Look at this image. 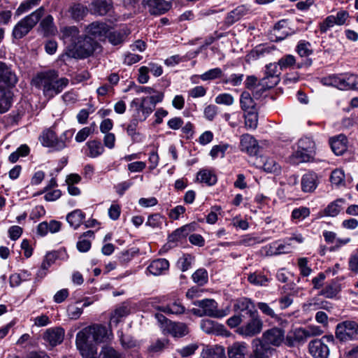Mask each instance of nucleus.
<instances>
[{
    "label": "nucleus",
    "mask_w": 358,
    "mask_h": 358,
    "mask_svg": "<svg viewBox=\"0 0 358 358\" xmlns=\"http://www.w3.org/2000/svg\"><path fill=\"white\" fill-rule=\"evenodd\" d=\"M112 337L111 329L101 324H93L77 334L76 343L83 358H97V348L93 343L106 342Z\"/></svg>",
    "instance_id": "f257e3e1"
},
{
    "label": "nucleus",
    "mask_w": 358,
    "mask_h": 358,
    "mask_svg": "<svg viewBox=\"0 0 358 358\" xmlns=\"http://www.w3.org/2000/svg\"><path fill=\"white\" fill-rule=\"evenodd\" d=\"M34 85L43 90L45 96L50 99L59 94L68 85L69 79L66 78H59L55 71L38 74L34 79Z\"/></svg>",
    "instance_id": "f03ea898"
},
{
    "label": "nucleus",
    "mask_w": 358,
    "mask_h": 358,
    "mask_svg": "<svg viewBox=\"0 0 358 358\" xmlns=\"http://www.w3.org/2000/svg\"><path fill=\"white\" fill-rule=\"evenodd\" d=\"M194 305L198 308H193L192 312L194 315L198 317L208 316L215 318L223 317L230 313L229 307H226L224 309H218L217 303L210 299L199 300L194 302Z\"/></svg>",
    "instance_id": "7ed1b4c3"
},
{
    "label": "nucleus",
    "mask_w": 358,
    "mask_h": 358,
    "mask_svg": "<svg viewBox=\"0 0 358 358\" xmlns=\"http://www.w3.org/2000/svg\"><path fill=\"white\" fill-rule=\"evenodd\" d=\"M44 13L43 7H40L29 15L20 20L13 27L12 35L16 39L25 36L35 27Z\"/></svg>",
    "instance_id": "20e7f679"
},
{
    "label": "nucleus",
    "mask_w": 358,
    "mask_h": 358,
    "mask_svg": "<svg viewBox=\"0 0 358 358\" xmlns=\"http://www.w3.org/2000/svg\"><path fill=\"white\" fill-rule=\"evenodd\" d=\"M250 320L237 329L238 334L245 337H252L259 334L263 328V322L257 310H250Z\"/></svg>",
    "instance_id": "39448f33"
},
{
    "label": "nucleus",
    "mask_w": 358,
    "mask_h": 358,
    "mask_svg": "<svg viewBox=\"0 0 358 358\" xmlns=\"http://www.w3.org/2000/svg\"><path fill=\"white\" fill-rule=\"evenodd\" d=\"M164 99V93L157 92L156 94L150 96L142 97L140 99L139 110L136 115L140 119L141 122L146 120V118L155 110L156 104L162 101Z\"/></svg>",
    "instance_id": "423d86ee"
},
{
    "label": "nucleus",
    "mask_w": 358,
    "mask_h": 358,
    "mask_svg": "<svg viewBox=\"0 0 358 358\" xmlns=\"http://www.w3.org/2000/svg\"><path fill=\"white\" fill-rule=\"evenodd\" d=\"M99 48V43L92 38L91 36H86L80 38L73 50V57L80 59L86 58Z\"/></svg>",
    "instance_id": "0eeeda50"
},
{
    "label": "nucleus",
    "mask_w": 358,
    "mask_h": 358,
    "mask_svg": "<svg viewBox=\"0 0 358 358\" xmlns=\"http://www.w3.org/2000/svg\"><path fill=\"white\" fill-rule=\"evenodd\" d=\"M263 345L279 347L285 341V331L280 328L274 327L265 331L261 338H258Z\"/></svg>",
    "instance_id": "6e6552de"
},
{
    "label": "nucleus",
    "mask_w": 358,
    "mask_h": 358,
    "mask_svg": "<svg viewBox=\"0 0 358 358\" xmlns=\"http://www.w3.org/2000/svg\"><path fill=\"white\" fill-rule=\"evenodd\" d=\"M358 334V324L355 322L345 321L337 324V339L341 341L352 340Z\"/></svg>",
    "instance_id": "1a4fd4ad"
},
{
    "label": "nucleus",
    "mask_w": 358,
    "mask_h": 358,
    "mask_svg": "<svg viewBox=\"0 0 358 358\" xmlns=\"http://www.w3.org/2000/svg\"><path fill=\"white\" fill-rule=\"evenodd\" d=\"M278 65V63H270L266 66L265 76L260 80L263 88H272L279 82Z\"/></svg>",
    "instance_id": "9d476101"
},
{
    "label": "nucleus",
    "mask_w": 358,
    "mask_h": 358,
    "mask_svg": "<svg viewBox=\"0 0 358 358\" xmlns=\"http://www.w3.org/2000/svg\"><path fill=\"white\" fill-rule=\"evenodd\" d=\"M40 139L43 146L52 148L55 150H62L66 146L65 142L62 139H58L55 132L50 129L43 131Z\"/></svg>",
    "instance_id": "9b49d317"
},
{
    "label": "nucleus",
    "mask_w": 358,
    "mask_h": 358,
    "mask_svg": "<svg viewBox=\"0 0 358 358\" xmlns=\"http://www.w3.org/2000/svg\"><path fill=\"white\" fill-rule=\"evenodd\" d=\"M337 88L341 90L358 91V75L350 73L337 75Z\"/></svg>",
    "instance_id": "f8f14e48"
},
{
    "label": "nucleus",
    "mask_w": 358,
    "mask_h": 358,
    "mask_svg": "<svg viewBox=\"0 0 358 358\" xmlns=\"http://www.w3.org/2000/svg\"><path fill=\"white\" fill-rule=\"evenodd\" d=\"M17 82L15 73L5 63L0 62V89L13 87Z\"/></svg>",
    "instance_id": "ddd939ff"
},
{
    "label": "nucleus",
    "mask_w": 358,
    "mask_h": 358,
    "mask_svg": "<svg viewBox=\"0 0 358 358\" xmlns=\"http://www.w3.org/2000/svg\"><path fill=\"white\" fill-rule=\"evenodd\" d=\"M275 351L272 347L263 345L259 339H254L252 341V352L248 358H271Z\"/></svg>",
    "instance_id": "4468645a"
},
{
    "label": "nucleus",
    "mask_w": 358,
    "mask_h": 358,
    "mask_svg": "<svg viewBox=\"0 0 358 358\" xmlns=\"http://www.w3.org/2000/svg\"><path fill=\"white\" fill-rule=\"evenodd\" d=\"M142 3L150 14L156 15L165 13L171 7V3L165 0H143Z\"/></svg>",
    "instance_id": "2eb2a0df"
},
{
    "label": "nucleus",
    "mask_w": 358,
    "mask_h": 358,
    "mask_svg": "<svg viewBox=\"0 0 358 358\" xmlns=\"http://www.w3.org/2000/svg\"><path fill=\"white\" fill-rule=\"evenodd\" d=\"M64 330L62 327H56L46 329L43 334L44 341L50 345L54 347L60 344L64 338Z\"/></svg>",
    "instance_id": "dca6fc26"
},
{
    "label": "nucleus",
    "mask_w": 358,
    "mask_h": 358,
    "mask_svg": "<svg viewBox=\"0 0 358 358\" xmlns=\"http://www.w3.org/2000/svg\"><path fill=\"white\" fill-rule=\"evenodd\" d=\"M310 354L315 358H328L329 349L322 340L315 339L308 344Z\"/></svg>",
    "instance_id": "f3484780"
},
{
    "label": "nucleus",
    "mask_w": 358,
    "mask_h": 358,
    "mask_svg": "<svg viewBox=\"0 0 358 358\" xmlns=\"http://www.w3.org/2000/svg\"><path fill=\"white\" fill-rule=\"evenodd\" d=\"M241 150L250 155H256L259 151V145L256 139L250 134H246L241 136Z\"/></svg>",
    "instance_id": "a211bd4d"
},
{
    "label": "nucleus",
    "mask_w": 358,
    "mask_h": 358,
    "mask_svg": "<svg viewBox=\"0 0 358 358\" xmlns=\"http://www.w3.org/2000/svg\"><path fill=\"white\" fill-rule=\"evenodd\" d=\"M108 31V26L106 23L99 22H94L87 27V33L94 38L105 37Z\"/></svg>",
    "instance_id": "6ab92c4d"
},
{
    "label": "nucleus",
    "mask_w": 358,
    "mask_h": 358,
    "mask_svg": "<svg viewBox=\"0 0 358 358\" xmlns=\"http://www.w3.org/2000/svg\"><path fill=\"white\" fill-rule=\"evenodd\" d=\"M164 332L174 337H182L189 333L187 326L182 322H167V327Z\"/></svg>",
    "instance_id": "aec40b11"
},
{
    "label": "nucleus",
    "mask_w": 358,
    "mask_h": 358,
    "mask_svg": "<svg viewBox=\"0 0 358 358\" xmlns=\"http://www.w3.org/2000/svg\"><path fill=\"white\" fill-rule=\"evenodd\" d=\"M62 37L64 42L66 43H69L73 48L77 43L78 41L80 38L79 36V30L75 26L64 27L62 30Z\"/></svg>",
    "instance_id": "412c9836"
},
{
    "label": "nucleus",
    "mask_w": 358,
    "mask_h": 358,
    "mask_svg": "<svg viewBox=\"0 0 358 358\" xmlns=\"http://www.w3.org/2000/svg\"><path fill=\"white\" fill-rule=\"evenodd\" d=\"M129 34L127 28H122L115 31L109 30L106 36L112 45H117L122 43Z\"/></svg>",
    "instance_id": "4be33fe9"
},
{
    "label": "nucleus",
    "mask_w": 358,
    "mask_h": 358,
    "mask_svg": "<svg viewBox=\"0 0 358 358\" xmlns=\"http://www.w3.org/2000/svg\"><path fill=\"white\" fill-rule=\"evenodd\" d=\"M317 186V176L313 172L304 174L301 178V189L304 192H312Z\"/></svg>",
    "instance_id": "5701e85b"
},
{
    "label": "nucleus",
    "mask_w": 358,
    "mask_h": 358,
    "mask_svg": "<svg viewBox=\"0 0 358 358\" xmlns=\"http://www.w3.org/2000/svg\"><path fill=\"white\" fill-rule=\"evenodd\" d=\"M13 94L10 88L0 89V113H6L10 108L13 102Z\"/></svg>",
    "instance_id": "b1692460"
},
{
    "label": "nucleus",
    "mask_w": 358,
    "mask_h": 358,
    "mask_svg": "<svg viewBox=\"0 0 358 358\" xmlns=\"http://www.w3.org/2000/svg\"><path fill=\"white\" fill-rule=\"evenodd\" d=\"M247 344L244 342H236L228 347L229 358H245Z\"/></svg>",
    "instance_id": "393cba45"
},
{
    "label": "nucleus",
    "mask_w": 358,
    "mask_h": 358,
    "mask_svg": "<svg viewBox=\"0 0 358 358\" xmlns=\"http://www.w3.org/2000/svg\"><path fill=\"white\" fill-rule=\"evenodd\" d=\"M169 267V262L165 259H157L152 261L148 267V271L153 275H162Z\"/></svg>",
    "instance_id": "a878e982"
},
{
    "label": "nucleus",
    "mask_w": 358,
    "mask_h": 358,
    "mask_svg": "<svg viewBox=\"0 0 358 358\" xmlns=\"http://www.w3.org/2000/svg\"><path fill=\"white\" fill-rule=\"evenodd\" d=\"M112 0H93L92 2V10L99 15H106L112 8Z\"/></svg>",
    "instance_id": "bb28decb"
},
{
    "label": "nucleus",
    "mask_w": 358,
    "mask_h": 358,
    "mask_svg": "<svg viewBox=\"0 0 358 358\" xmlns=\"http://www.w3.org/2000/svg\"><path fill=\"white\" fill-rule=\"evenodd\" d=\"M200 358H226L224 348L220 345L203 349Z\"/></svg>",
    "instance_id": "cd10ccee"
},
{
    "label": "nucleus",
    "mask_w": 358,
    "mask_h": 358,
    "mask_svg": "<svg viewBox=\"0 0 358 358\" xmlns=\"http://www.w3.org/2000/svg\"><path fill=\"white\" fill-rule=\"evenodd\" d=\"M85 218V214L80 209H76L66 215V221L73 229H78Z\"/></svg>",
    "instance_id": "c85d7f7f"
},
{
    "label": "nucleus",
    "mask_w": 358,
    "mask_h": 358,
    "mask_svg": "<svg viewBox=\"0 0 358 358\" xmlns=\"http://www.w3.org/2000/svg\"><path fill=\"white\" fill-rule=\"evenodd\" d=\"M248 13L247 8L243 6H239L236 7L235 9L229 12L226 18H225V24L228 26H230L239 20L243 16H244Z\"/></svg>",
    "instance_id": "c756f323"
},
{
    "label": "nucleus",
    "mask_w": 358,
    "mask_h": 358,
    "mask_svg": "<svg viewBox=\"0 0 358 358\" xmlns=\"http://www.w3.org/2000/svg\"><path fill=\"white\" fill-rule=\"evenodd\" d=\"M234 309L236 312H244L247 310V313L249 315H250V310H256L251 299L245 297L236 299L234 304Z\"/></svg>",
    "instance_id": "7c9ffc66"
},
{
    "label": "nucleus",
    "mask_w": 358,
    "mask_h": 358,
    "mask_svg": "<svg viewBox=\"0 0 358 358\" xmlns=\"http://www.w3.org/2000/svg\"><path fill=\"white\" fill-rule=\"evenodd\" d=\"M248 280L250 284L255 286H267L271 281V278L260 271H255L248 274Z\"/></svg>",
    "instance_id": "2f4dec72"
},
{
    "label": "nucleus",
    "mask_w": 358,
    "mask_h": 358,
    "mask_svg": "<svg viewBox=\"0 0 358 358\" xmlns=\"http://www.w3.org/2000/svg\"><path fill=\"white\" fill-rule=\"evenodd\" d=\"M291 249L290 243H273L268 246V250L266 251V253L268 255H278L289 253Z\"/></svg>",
    "instance_id": "473e14b6"
},
{
    "label": "nucleus",
    "mask_w": 358,
    "mask_h": 358,
    "mask_svg": "<svg viewBox=\"0 0 358 358\" xmlns=\"http://www.w3.org/2000/svg\"><path fill=\"white\" fill-rule=\"evenodd\" d=\"M89 152L87 155L92 158L100 156L104 152V148L101 143L97 140L90 141L87 143Z\"/></svg>",
    "instance_id": "72a5a7b5"
},
{
    "label": "nucleus",
    "mask_w": 358,
    "mask_h": 358,
    "mask_svg": "<svg viewBox=\"0 0 358 358\" xmlns=\"http://www.w3.org/2000/svg\"><path fill=\"white\" fill-rule=\"evenodd\" d=\"M240 105L243 110L248 111L256 110V103L248 92L244 91L240 97Z\"/></svg>",
    "instance_id": "f704fd0d"
},
{
    "label": "nucleus",
    "mask_w": 358,
    "mask_h": 358,
    "mask_svg": "<svg viewBox=\"0 0 358 358\" xmlns=\"http://www.w3.org/2000/svg\"><path fill=\"white\" fill-rule=\"evenodd\" d=\"M40 27L46 36L54 35L57 31V28L54 24L53 17L50 15H47L41 21Z\"/></svg>",
    "instance_id": "c9c22d12"
},
{
    "label": "nucleus",
    "mask_w": 358,
    "mask_h": 358,
    "mask_svg": "<svg viewBox=\"0 0 358 358\" xmlns=\"http://www.w3.org/2000/svg\"><path fill=\"white\" fill-rule=\"evenodd\" d=\"M245 126L248 129L255 130L258 125V113L257 110L245 112Z\"/></svg>",
    "instance_id": "e433bc0d"
},
{
    "label": "nucleus",
    "mask_w": 358,
    "mask_h": 358,
    "mask_svg": "<svg viewBox=\"0 0 358 358\" xmlns=\"http://www.w3.org/2000/svg\"><path fill=\"white\" fill-rule=\"evenodd\" d=\"M264 170L268 173L279 174L281 171L280 165L273 159L271 157L263 158Z\"/></svg>",
    "instance_id": "4c0bfd02"
},
{
    "label": "nucleus",
    "mask_w": 358,
    "mask_h": 358,
    "mask_svg": "<svg viewBox=\"0 0 358 358\" xmlns=\"http://www.w3.org/2000/svg\"><path fill=\"white\" fill-rule=\"evenodd\" d=\"M191 226L186 224L177 229H176L169 236V241L170 242H176L182 238H185L190 232Z\"/></svg>",
    "instance_id": "58836bf2"
},
{
    "label": "nucleus",
    "mask_w": 358,
    "mask_h": 358,
    "mask_svg": "<svg viewBox=\"0 0 358 358\" xmlns=\"http://www.w3.org/2000/svg\"><path fill=\"white\" fill-rule=\"evenodd\" d=\"M159 309L167 314H182L185 312V307L182 306L180 301H175L174 302L168 304L165 306H162Z\"/></svg>",
    "instance_id": "ea45409f"
},
{
    "label": "nucleus",
    "mask_w": 358,
    "mask_h": 358,
    "mask_svg": "<svg viewBox=\"0 0 358 358\" xmlns=\"http://www.w3.org/2000/svg\"><path fill=\"white\" fill-rule=\"evenodd\" d=\"M273 34L275 36L276 40L281 41L286 38L289 34L287 30V21L281 20L276 23L273 29Z\"/></svg>",
    "instance_id": "a19ab883"
},
{
    "label": "nucleus",
    "mask_w": 358,
    "mask_h": 358,
    "mask_svg": "<svg viewBox=\"0 0 358 358\" xmlns=\"http://www.w3.org/2000/svg\"><path fill=\"white\" fill-rule=\"evenodd\" d=\"M197 179L209 186L213 185L217 182L216 176L210 171L203 170L199 172Z\"/></svg>",
    "instance_id": "79ce46f5"
},
{
    "label": "nucleus",
    "mask_w": 358,
    "mask_h": 358,
    "mask_svg": "<svg viewBox=\"0 0 358 358\" xmlns=\"http://www.w3.org/2000/svg\"><path fill=\"white\" fill-rule=\"evenodd\" d=\"M129 313V309L126 306H121L117 307L110 316V323H115L117 324L120 322V318L128 315Z\"/></svg>",
    "instance_id": "37998d69"
},
{
    "label": "nucleus",
    "mask_w": 358,
    "mask_h": 358,
    "mask_svg": "<svg viewBox=\"0 0 358 358\" xmlns=\"http://www.w3.org/2000/svg\"><path fill=\"white\" fill-rule=\"evenodd\" d=\"M193 281L197 285L202 286L207 283L208 275L205 268L197 269L192 275Z\"/></svg>",
    "instance_id": "c03bdc74"
},
{
    "label": "nucleus",
    "mask_w": 358,
    "mask_h": 358,
    "mask_svg": "<svg viewBox=\"0 0 358 358\" xmlns=\"http://www.w3.org/2000/svg\"><path fill=\"white\" fill-rule=\"evenodd\" d=\"M298 148L308 152L315 153V142L308 137H303L298 141Z\"/></svg>",
    "instance_id": "a18cd8bd"
},
{
    "label": "nucleus",
    "mask_w": 358,
    "mask_h": 358,
    "mask_svg": "<svg viewBox=\"0 0 358 358\" xmlns=\"http://www.w3.org/2000/svg\"><path fill=\"white\" fill-rule=\"evenodd\" d=\"M265 240L261 238L260 237L253 236L248 234L243 236V238L236 243V245L250 247L253 246L256 244L262 243Z\"/></svg>",
    "instance_id": "49530a36"
},
{
    "label": "nucleus",
    "mask_w": 358,
    "mask_h": 358,
    "mask_svg": "<svg viewBox=\"0 0 358 358\" xmlns=\"http://www.w3.org/2000/svg\"><path fill=\"white\" fill-rule=\"evenodd\" d=\"M314 153L308 152L305 150L297 148V150L293 153L292 157L296 159L295 162H307L313 157Z\"/></svg>",
    "instance_id": "de8ad7c7"
},
{
    "label": "nucleus",
    "mask_w": 358,
    "mask_h": 358,
    "mask_svg": "<svg viewBox=\"0 0 358 358\" xmlns=\"http://www.w3.org/2000/svg\"><path fill=\"white\" fill-rule=\"evenodd\" d=\"M336 25V17L329 15L320 23V31L321 34H326Z\"/></svg>",
    "instance_id": "09e8293b"
},
{
    "label": "nucleus",
    "mask_w": 358,
    "mask_h": 358,
    "mask_svg": "<svg viewBox=\"0 0 358 358\" xmlns=\"http://www.w3.org/2000/svg\"><path fill=\"white\" fill-rule=\"evenodd\" d=\"M120 341L121 345L124 349H131L137 346V341L129 335H124L122 332H120Z\"/></svg>",
    "instance_id": "8fccbe9b"
},
{
    "label": "nucleus",
    "mask_w": 358,
    "mask_h": 358,
    "mask_svg": "<svg viewBox=\"0 0 358 358\" xmlns=\"http://www.w3.org/2000/svg\"><path fill=\"white\" fill-rule=\"evenodd\" d=\"M100 355L102 358H125L122 353L110 346L103 347Z\"/></svg>",
    "instance_id": "3c124183"
},
{
    "label": "nucleus",
    "mask_w": 358,
    "mask_h": 358,
    "mask_svg": "<svg viewBox=\"0 0 358 358\" xmlns=\"http://www.w3.org/2000/svg\"><path fill=\"white\" fill-rule=\"evenodd\" d=\"M222 76V71L220 68H214L207 71L200 76L202 80H210L220 78Z\"/></svg>",
    "instance_id": "603ef678"
},
{
    "label": "nucleus",
    "mask_w": 358,
    "mask_h": 358,
    "mask_svg": "<svg viewBox=\"0 0 358 358\" xmlns=\"http://www.w3.org/2000/svg\"><path fill=\"white\" fill-rule=\"evenodd\" d=\"M296 64L295 57L292 55H287L280 58L278 64L281 70L293 67Z\"/></svg>",
    "instance_id": "864d4df0"
},
{
    "label": "nucleus",
    "mask_w": 358,
    "mask_h": 358,
    "mask_svg": "<svg viewBox=\"0 0 358 358\" xmlns=\"http://www.w3.org/2000/svg\"><path fill=\"white\" fill-rule=\"evenodd\" d=\"M40 1L41 0H27L23 1L16 10L15 14L17 15H22L23 13L36 6L40 2Z\"/></svg>",
    "instance_id": "5fc2aeb1"
},
{
    "label": "nucleus",
    "mask_w": 358,
    "mask_h": 358,
    "mask_svg": "<svg viewBox=\"0 0 358 358\" xmlns=\"http://www.w3.org/2000/svg\"><path fill=\"white\" fill-rule=\"evenodd\" d=\"M348 141L343 134L337 136V156L342 155L348 149Z\"/></svg>",
    "instance_id": "6e6d98bb"
},
{
    "label": "nucleus",
    "mask_w": 358,
    "mask_h": 358,
    "mask_svg": "<svg viewBox=\"0 0 358 358\" xmlns=\"http://www.w3.org/2000/svg\"><path fill=\"white\" fill-rule=\"evenodd\" d=\"M200 327L207 334H215L217 330V324L208 319L201 320Z\"/></svg>",
    "instance_id": "4d7b16f0"
},
{
    "label": "nucleus",
    "mask_w": 358,
    "mask_h": 358,
    "mask_svg": "<svg viewBox=\"0 0 358 358\" xmlns=\"http://www.w3.org/2000/svg\"><path fill=\"white\" fill-rule=\"evenodd\" d=\"M215 101L217 104L231 106L234 103V99L233 96L229 93H222L215 97Z\"/></svg>",
    "instance_id": "13d9d810"
},
{
    "label": "nucleus",
    "mask_w": 358,
    "mask_h": 358,
    "mask_svg": "<svg viewBox=\"0 0 358 358\" xmlns=\"http://www.w3.org/2000/svg\"><path fill=\"white\" fill-rule=\"evenodd\" d=\"M310 215V209L307 207L294 208L292 213V217L294 220H302Z\"/></svg>",
    "instance_id": "bf43d9fd"
},
{
    "label": "nucleus",
    "mask_w": 358,
    "mask_h": 358,
    "mask_svg": "<svg viewBox=\"0 0 358 358\" xmlns=\"http://www.w3.org/2000/svg\"><path fill=\"white\" fill-rule=\"evenodd\" d=\"M59 252H50L46 254L45 258L41 264L43 269H48L49 267L55 262L59 257Z\"/></svg>",
    "instance_id": "052dcab7"
},
{
    "label": "nucleus",
    "mask_w": 358,
    "mask_h": 358,
    "mask_svg": "<svg viewBox=\"0 0 358 358\" xmlns=\"http://www.w3.org/2000/svg\"><path fill=\"white\" fill-rule=\"evenodd\" d=\"M193 257L190 255H184L178 261V266L182 271H187L192 265Z\"/></svg>",
    "instance_id": "680f3d73"
},
{
    "label": "nucleus",
    "mask_w": 358,
    "mask_h": 358,
    "mask_svg": "<svg viewBox=\"0 0 358 358\" xmlns=\"http://www.w3.org/2000/svg\"><path fill=\"white\" fill-rule=\"evenodd\" d=\"M228 147L229 145L227 144H220L214 145L210 152V155L213 159L218 157L222 158L224 157L225 152L227 150Z\"/></svg>",
    "instance_id": "e2e57ef3"
},
{
    "label": "nucleus",
    "mask_w": 358,
    "mask_h": 358,
    "mask_svg": "<svg viewBox=\"0 0 358 358\" xmlns=\"http://www.w3.org/2000/svg\"><path fill=\"white\" fill-rule=\"evenodd\" d=\"M298 266L300 270V273L303 277H307L310 275L312 269L308 266V259L306 257H301L298 259Z\"/></svg>",
    "instance_id": "0e129e2a"
},
{
    "label": "nucleus",
    "mask_w": 358,
    "mask_h": 358,
    "mask_svg": "<svg viewBox=\"0 0 358 358\" xmlns=\"http://www.w3.org/2000/svg\"><path fill=\"white\" fill-rule=\"evenodd\" d=\"M269 52L270 51L268 48L263 46H258L250 52L248 57L252 60H257Z\"/></svg>",
    "instance_id": "69168bd1"
},
{
    "label": "nucleus",
    "mask_w": 358,
    "mask_h": 358,
    "mask_svg": "<svg viewBox=\"0 0 358 358\" xmlns=\"http://www.w3.org/2000/svg\"><path fill=\"white\" fill-rule=\"evenodd\" d=\"M197 349L198 345L195 343H192L178 349V352L182 357H187L194 354Z\"/></svg>",
    "instance_id": "338daca9"
},
{
    "label": "nucleus",
    "mask_w": 358,
    "mask_h": 358,
    "mask_svg": "<svg viewBox=\"0 0 358 358\" xmlns=\"http://www.w3.org/2000/svg\"><path fill=\"white\" fill-rule=\"evenodd\" d=\"M67 313L69 318L77 320L83 313V307H78L76 305H69L67 308Z\"/></svg>",
    "instance_id": "774afa93"
}]
</instances>
